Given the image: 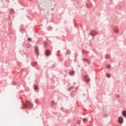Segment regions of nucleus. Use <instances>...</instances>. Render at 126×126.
<instances>
[{"instance_id": "423d86ee", "label": "nucleus", "mask_w": 126, "mask_h": 126, "mask_svg": "<svg viewBox=\"0 0 126 126\" xmlns=\"http://www.w3.org/2000/svg\"><path fill=\"white\" fill-rule=\"evenodd\" d=\"M50 54H51V52H50V51L49 50L46 51V56H50Z\"/></svg>"}, {"instance_id": "7ed1b4c3", "label": "nucleus", "mask_w": 126, "mask_h": 126, "mask_svg": "<svg viewBox=\"0 0 126 126\" xmlns=\"http://www.w3.org/2000/svg\"><path fill=\"white\" fill-rule=\"evenodd\" d=\"M97 32H96V31H93L91 33V35H92V36H93V37H94V36H95V35H96Z\"/></svg>"}, {"instance_id": "9d476101", "label": "nucleus", "mask_w": 126, "mask_h": 126, "mask_svg": "<svg viewBox=\"0 0 126 126\" xmlns=\"http://www.w3.org/2000/svg\"><path fill=\"white\" fill-rule=\"evenodd\" d=\"M37 64V62H34L32 63V66H34V65H36Z\"/></svg>"}, {"instance_id": "1a4fd4ad", "label": "nucleus", "mask_w": 126, "mask_h": 126, "mask_svg": "<svg viewBox=\"0 0 126 126\" xmlns=\"http://www.w3.org/2000/svg\"><path fill=\"white\" fill-rule=\"evenodd\" d=\"M39 89V88L38 87V86H34V90H38Z\"/></svg>"}, {"instance_id": "ddd939ff", "label": "nucleus", "mask_w": 126, "mask_h": 126, "mask_svg": "<svg viewBox=\"0 0 126 126\" xmlns=\"http://www.w3.org/2000/svg\"><path fill=\"white\" fill-rule=\"evenodd\" d=\"M114 31H115V32H116V33H118V31H119V30H118V29H116V30L115 29Z\"/></svg>"}, {"instance_id": "4468645a", "label": "nucleus", "mask_w": 126, "mask_h": 126, "mask_svg": "<svg viewBox=\"0 0 126 126\" xmlns=\"http://www.w3.org/2000/svg\"><path fill=\"white\" fill-rule=\"evenodd\" d=\"M28 41H29L30 42H31V41H32V39L31 38H29L28 39Z\"/></svg>"}, {"instance_id": "2eb2a0df", "label": "nucleus", "mask_w": 126, "mask_h": 126, "mask_svg": "<svg viewBox=\"0 0 126 126\" xmlns=\"http://www.w3.org/2000/svg\"><path fill=\"white\" fill-rule=\"evenodd\" d=\"M87 121V119H83V122H86Z\"/></svg>"}, {"instance_id": "6e6552de", "label": "nucleus", "mask_w": 126, "mask_h": 126, "mask_svg": "<svg viewBox=\"0 0 126 126\" xmlns=\"http://www.w3.org/2000/svg\"><path fill=\"white\" fill-rule=\"evenodd\" d=\"M74 72L73 71H72L71 72H69V74L70 75H73L74 74Z\"/></svg>"}, {"instance_id": "20e7f679", "label": "nucleus", "mask_w": 126, "mask_h": 126, "mask_svg": "<svg viewBox=\"0 0 126 126\" xmlns=\"http://www.w3.org/2000/svg\"><path fill=\"white\" fill-rule=\"evenodd\" d=\"M35 53L37 56L39 55V50L38 49V47H35Z\"/></svg>"}, {"instance_id": "0eeeda50", "label": "nucleus", "mask_w": 126, "mask_h": 126, "mask_svg": "<svg viewBox=\"0 0 126 126\" xmlns=\"http://www.w3.org/2000/svg\"><path fill=\"white\" fill-rule=\"evenodd\" d=\"M122 115L123 117H126V111H123L122 112Z\"/></svg>"}, {"instance_id": "9b49d317", "label": "nucleus", "mask_w": 126, "mask_h": 126, "mask_svg": "<svg viewBox=\"0 0 126 126\" xmlns=\"http://www.w3.org/2000/svg\"><path fill=\"white\" fill-rule=\"evenodd\" d=\"M106 67L107 68H111V65H110L109 64H108L106 65Z\"/></svg>"}, {"instance_id": "f257e3e1", "label": "nucleus", "mask_w": 126, "mask_h": 126, "mask_svg": "<svg viewBox=\"0 0 126 126\" xmlns=\"http://www.w3.org/2000/svg\"><path fill=\"white\" fill-rule=\"evenodd\" d=\"M26 105L27 106H25V108H27V106H28L29 107H32L33 106V104H32V103H30V102L28 101H26Z\"/></svg>"}, {"instance_id": "f8f14e48", "label": "nucleus", "mask_w": 126, "mask_h": 126, "mask_svg": "<svg viewBox=\"0 0 126 126\" xmlns=\"http://www.w3.org/2000/svg\"><path fill=\"white\" fill-rule=\"evenodd\" d=\"M107 77H111V75L110 74H106Z\"/></svg>"}, {"instance_id": "39448f33", "label": "nucleus", "mask_w": 126, "mask_h": 126, "mask_svg": "<svg viewBox=\"0 0 126 126\" xmlns=\"http://www.w3.org/2000/svg\"><path fill=\"white\" fill-rule=\"evenodd\" d=\"M85 79L86 81H87V82L90 81V79H89V78H88V77H87V76H86L85 77Z\"/></svg>"}, {"instance_id": "f03ea898", "label": "nucleus", "mask_w": 126, "mask_h": 126, "mask_svg": "<svg viewBox=\"0 0 126 126\" xmlns=\"http://www.w3.org/2000/svg\"><path fill=\"white\" fill-rule=\"evenodd\" d=\"M118 122L120 123V124H123V123H124V118H123L122 116L118 118Z\"/></svg>"}]
</instances>
